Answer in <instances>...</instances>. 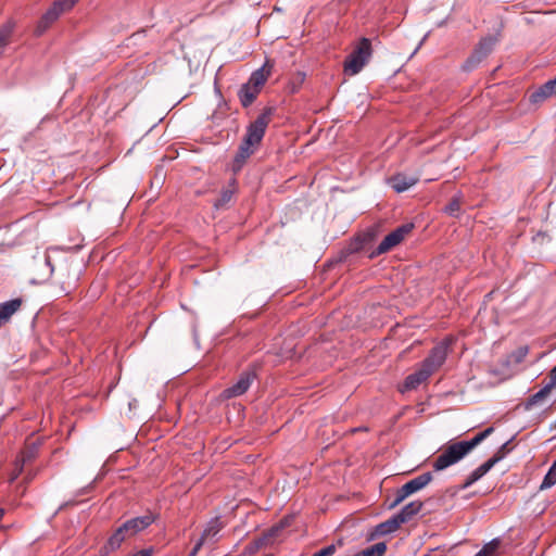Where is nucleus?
I'll return each instance as SVG.
<instances>
[{"label":"nucleus","mask_w":556,"mask_h":556,"mask_svg":"<svg viewBox=\"0 0 556 556\" xmlns=\"http://www.w3.org/2000/svg\"><path fill=\"white\" fill-rule=\"evenodd\" d=\"M45 264L47 267L46 276L55 275L56 280L61 285L62 292L67 295L76 287L77 274H70V263L63 256L62 251L58 248H49L38 265Z\"/></svg>","instance_id":"obj_1"},{"label":"nucleus","mask_w":556,"mask_h":556,"mask_svg":"<svg viewBox=\"0 0 556 556\" xmlns=\"http://www.w3.org/2000/svg\"><path fill=\"white\" fill-rule=\"evenodd\" d=\"M494 431L493 427H489L485 430L479 432L469 441H458L448 444L441 454L434 459L432 467L435 471H441L447 467L458 463L464 458L471 450L480 444L485 438H488Z\"/></svg>","instance_id":"obj_2"},{"label":"nucleus","mask_w":556,"mask_h":556,"mask_svg":"<svg viewBox=\"0 0 556 556\" xmlns=\"http://www.w3.org/2000/svg\"><path fill=\"white\" fill-rule=\"evenodd\" d=\"M372 53L371 42L368 38H362L355 49L346 56L343 65L344 73L349 76L358 74L368 63Z\"/></svg>","instance_id":"obj_3"},{"label":"nucleus","mask_w":556,"mask_h":556,"mask_svg":"<svg viewBox=\"0 0 556 556\" xmlns=\"http://www.w3.org/2000/svg\"><path fill=\"white\" fill-rule=\"evenodd\" d=\"M274 111L275 110L271 106L265 108L262 111V113L256 117V119L248 126L247 134L243 139L257 147L261 143L265 135L266 128L271 121Z\"/></svg>","instance_id":"obj_4"},{"label":"nucleus","mask_w":556,"mask_h":556,"mask_svg":"<svg viewBox=\"0 0 556 556\" xmlns=\"http://www.w3.org/2000/svg\"><path fill=\"white\" fill-rule=\"evenodd\" d=\"M76 2L77 0H55L38 22L36 34L38 36L43 34L61 14L70 11Z\"/></svg>","instance_id":"obj_5"},{"label":"nucleus","mask_w":556,"mask_h":556,"mask_svg":"<svg viewBox=\"0 0 556 556\" xmlns=\"http://www.w3.org/2000/svg\"><path fill=\"white\" fill-rule=\"evenodd\" d=\"M413 224H404L387 235L377 249L369 255L370 258L384 254L399 245L405 237L413 230Z\"/></svg>","instance_id":"obj_6"},{"label":"nucleus","mask_w":556,"mask_h":556,"mask_svg":"<svg viewBox=\"0 0 556 556\" xmlns=\"http://www.w3.org/2000/svg\"><path fill=\"white\" fill-rule=\"evenodd\" d=\"M496 41V38L493 36L482 38L466 60L464 68L470 71L480 64L493 51Z\"/></svg>","instance_id":"obj_7"},{"label":"nucleus","mask_w":556,"mask_h":556,"mask_svg":"<svg viewBox=\"0 0 556 556\" xmlns=\"http://www.w3.org/2000/svg\"><path fill=\"white\" fill-rule=\"evenodd\" d=\"M256 378V374L254 369H247L240 374L238 380L232 386L228 387L223 391V396L225 399H232L244 394L252 382Z\"/></svg>","instance_id":"obj_8"},{"label":"nucleus","mask_w":556,"mask_h":556,"mask_svg":"<svg viewBox=\"0 0 556 556\" xmlns=\"http://www.w3.org/2000/svg\"><path fill=\"white\" fill-rule=\"evenodd\" d=\"M447 350L448 345L445 342L435 345L429 356L422 362L421 366L432 375L444 364L447 357Z\"/></svg>","instance_id":"obj_9"},{"label":"nucleus","mask_w":556,"mask_h":556,"mask_svg":"<svg viewBox=\"0 0 556 556\" xmlns=\"http://www.w3.org/2000/svg\"><path fill=\"white\" fill-rule=\"evenodd\" d=\"M255 144L244 139L242 140L232 161V170L235 174L242 169L247 160L255 152Z\"/></svg>","instance_id":"obj_10"},{"label":"nucleus","mask_w":556,"mask_h":556,"mask_svg":"<svg viewBox=\"0 0 556 556\" xmlns=\"http://www.w3.org/2000/svg\"><path fill=\"white\" fill-rule=\"evenodd\" d=\"M418 177L396 174L388 179L390 187L397 193L404 192L417 184Z\"/></svg>","instance_id":"obj_11"},{"label":"nucleus","mask_w":556,"mask_h":556,"mask_svg":"<svg viewBox=\"0 0 556 556\" xmlns=\"http://www.w3.org/2000/svg\"><path fill=\"white\" fill-rule=\"evenodd\" d=\"M22 303L23 301L20 298L0 303V327L8 323L12 315L21 308Z\"/></svg>","instance_id":"obj_12"},{"label":"nucleus","mask_w":556,"mask_h":556,"mask_svg":"<svg viewBox=\"0 0 556 556\" xmlns=\"http://www.w3.org/2000/svg\"><path fill=\"white\" fill-rule=\"evenodd\" d=\"M261 90L249 83L243 84L239 91L238 97L243 108L250 106L257 98Z\"/></svg>","instance_id":"obj_13"},{"label":"nucleus","mask_w":556,"mask_h":556,"mask_svg":"<svg viewBox=\"0 0 556 556\" xmlns=\"http://www.w3.org/2000/svg\"><path fill=\"white\" fill-rule=\"evenodd\" d=\"M401 526H402V523L399 520V518L396 517V515H393L388 520H386L375 527V531L370 535V539H372L375 535L381 536V535H387V534L393 533L397 529H400Z\"/></svg>","instance_id":"obj_14"},{"label":"nucleus","mask_w":556,"mask_h":556,"mask_svg":"<svg viewBox=\"0 0 556 556\" xmlns=\"http://www.w3.org/2000/svg\"><path fill=\"white\" fill-rule=\"evenodd\" d=\"M154 521V516L152 514H147L143 516L131 518L127 521V526L130 529V532H132L134 536L138 534L139 532L147 529L149 526H151Z\"/></svg>","instance_id":"obj_15"},{"label":"nucleus","mask_w":556,"mask_h":556,"mask_svg":"<svg viewBox=\"0 0 556 556\" xmlns=\"http://www.w3.org/2000/svg\"><path fill=\"white\" fill-rule=\"evenodd\" d=\"M270 70L271 66L268 65V62H266L261 68H257L251 74L248 83L262 90L263 86L265 85L270 75Z\"/></svg>","instance_id":"obj_16"},{"label":"nucleus","mask_w":556,"mask_h":556,"mask_svg":"<svg viewBox=\"0 0 556 556\" xmlns=\"http://www.w3.org/2000/svg\"><path fill=\"white\" fill-rule=\"evenodd\" d=\"M430 376L431 374L429 370L421 366L419 370L406 377L404 381V389L414 390L418 388L422 382H425Z\"/></svg>","instance_id":"obj_17"},{"label":"nucleus","mask_w":556,"mask_h":556,"mask_svg":"<svg viewBox=\"0 0 556 556\" xmlns=\"http://www.w3.org/2000/svg\"><path fill=\"white\" fill-rule=\"evenodd\" d=\"M237 189H238V182H237V179L233 177L229 180L227 187H225L222 192H220V197L216 200V202L214 203V206L216 208H220V207H224L225 205H227L230 200L232 199L233 194L237 192Z\"/></svg>","instance_id":"obj_18"},{"label":"nucleus","mask_w":556,"mask_h":556,"mask_svg":"<svg viewBox=\"0 0 556 556\" xmlns=\"http://www.w3.org/2000/svg\"><path fill=\"white\" fill-rule=\"evenodd\" d=\"M424 504L420 501H413L406 504L396 515L401 523H405L409 521L414 516H416L422 508Z\"/></svg>","instance_id":"obj_19"},{"label":"nucleus","mask_w":556,"mask_h":556,"mask_svg":"<svg viewBox=\"0 0 556 556\" xmlns=\"http://www.w3.org/2000/svg\"><path fill=\"white\" fill-rule=\"evenodd\" d=\"M556 94V77L548 80L531 94L532 102H541L548 97Z\"/></svg>","instance_id":"obj_20"},{"label":"nucleus","mask_w":556,"mask_h":556,"mask_svg":"<svg viewBox=\"0 0 556 556\" xmlns=\"http://www.w3.org/2000/svg\"><path fill=\"white\" fill-rule=\"evenodd\" d=\"M554 388L555 387L549 381L540 391L528 397V400L525 403V408L529 410L533 406L541 404L544 400H546V397L551 394Z\"/></svg>","instance_id":"obj_21"},{"label":"nucleus","mask_w":556,"mask_h":556,"mask_svg":"<svg viewBox=\"0 0 556 556\" xmlns=\"http://www.w3.org/2000/svg\"><path fill=\"white\" fill-rule=\"evenodd\" d=\"M432 478L433 477L431 472H425L406 482L405 486L412 494H414L428 485L432 481Z\"/></svg>","instance_id":"obj_22"},{"label":"nucleus","mask_w":556,"mask_h":556,"mask_svg":"<svg viewBox=\"0 0 556 556\" xmlns=\"http://www.w3.org/2000/svg\"><path fill=\"white\" fill-rule=\"evenodd\" d=\"M223 528L224 523L220 521L219 517L211 519L207 522L205 529L203 530L200 540H203V542L205 543L207 540L214 539Z\"/></svg>","instance_id":"obj_23"},{"label":"nucleus","mask_w":556,"mask_h":556,"mask_svg":"<svg viewBox=\"0 0 556 556\" xmlns=\"http://www.w3.org/2000/svg\"><path fill=\"white\" fill-rule=\"evenodd\" d=\"M124 541V536L117 530H115L100 549L101 554L104 556L109 555L110 553L119 548Z\"/></svg>","instance_id":"obj_24"},{"label":"nucleus","mask_w":556,"mask_h":556,"mask_svg":"<svg viewBox=\"0 0 556 556\" xmlns=\"http://www.w3.org/2000/svg\"><path fill=\"white\" fill-rule=\"evenodd\" d=\"M14 27H15V23L12 20H9L7 23H4L1 26V28H0V53L10 43Z\"/></svg>","instance_id":"obj_25"},{"label":"nucleus","mask_w":556,"mask_h":556,"mask_svg":"<svg viewBox=\"0 0 556 556\" xmlns=\"http://www.w3.org/2000/svg\"><path fill=\"white\" fill-rule=\"evenodd\" d=\"M38 450L36 445L27 446L24 448L17 456L16 460L20 462L22 465H27L31 462H34L37 457Z\"/></svg>","instance_id":"obj_26"},{"label":"nucleus","mask_w":556,"mask_h":556,"mask_svg":"<svg viewBox=\"0 0 556 556\" xmlns=\"http://www.w3.org/2000/svg\"><path fill=\"white\" fill-rule=\"evenodd\" d=\"M387 552V544L384 542L376 543L363 551L361 554L363 556H383Z\"/></svg>","instance_id":"obj_27"},{"label":"nucleus","mask_w":556,"mask_h":556,"mask_svg":"<svg viewBox=\"0 0 556 556\" xmlns=\"http://www.w3.org/2000/svg\"><path fill=\"white\" fill-rule=\"evenodd\" d=\"M500 546H501V540L493 539L492 541H490L489 543L483 545V547L480 549V552L485 556H496Z\"/></svg>","instance_id":"obj_28"},{"label":"nucleus","mask_w":556,"mask_h":556,"mask_svg":"<svg viewBox=\"0 0 556 556\" xmlns=\"http://www.w3.org/2000/svg\"><path fill=\"white\" fill-rule=\"evenodd\" d=\"M555 484H556V469L554 468V466H551V468L548 469L547 473L545 475V477L540 485V489L546 490V489L552 488Z\"/></svg>","instance_id":"obj_29"},{"label":"nucleus","mask_w":556,"mask_h":556,"mask_svg":"<svg viewBox=\"0 0 556 556\" xmlns=\"http://www.w3.org/2000/svg\"><path fill=\"white\" fill-rule=\"evenodd\" d=\"M409 495H412V493L407 490V488L404 485H402L397 491H396V494H395V498L393 500V502L389 505V508L390 509H393L395 508L396 506H399L405 498H407Z\"/></svg>","instance_id":"obj_30"},{"label":"nucleus","mask_w":556,"mask_h":556,"mask_svg":"<svg viewBox=\"0 0 556 556\" xmlns=\"http://www.w3.org/2000/svg\"><path fill=\"white\" fill-rule=\"evenodd\" d=\"M500 462V457H491L485 463L480 465L477 469L478 472H480V476L483 477L485 473H488L494 465H496Z\"/></svg>","instance_id":"obj_31"},{"label":"nucleus","mask_w":556,"mask_h":556,"mask_svg":"<svg viewBox=\"0 0 556 556\" xmlns=\"http://www.w3.org/2000/svg\"><path fill=\"white\" fill-rule=\"evenodd\" d=\"M482 477L480 476V472L477 471V469H475L466 479V481L463 483V485L460 486L462 490H465V489H468L471 484H473L475 482H477L479 479H481Z\"/></svg>","instance_id":"obj_32"},{"label":"nucleus","mask_w":556,"mask_h":556,"mask_svg":"<svg viewBox=\"0 0 556 556\" xmlns=\"http://www.w3.org/2000/svg\"><path fill=\"white\" fill-rule=\"evenodd\" d=\"M511 451L510 441L505 442L492 457H500V462Z\"/></svg>","instance_id":"obj_33"},{"label":"nucleus","mask_w":556,"mask_h":556,"mask_svg":"<svg viewBox=\"0 0 556 556\" xmlns=\"http://www.w3.org/2000/svg\"><path fill=\"white\" fill-rule=\"evenodd\" d=\"M23 470H24V465H22L20 462H17L15 459L14 469L10 475L9 482L10 483L14 482L18 478V476L23 472Z\"/></svg>","instance_id":"obj_34"},{"label":"nucleus","mask_w":556,"mask_h":556,"mask_svg":"<svg viewBox=\"0 0 556 556\" xmlns=\"http://www.w3.org/2000/svg\"><path fill=\"white\" fill-rule=\"evenodd\" d=\"M460 210V203L457 199H453L446 206L445 212L450 215H454Z\"/></svg>","instance_id":"obj_35"},{"label":"nucleus","mask_w":556,"mask_h":556,"mask_svg":"<svg viewBox=\"0 0 556 556\" xmlns=\"http://www.w3.org/2000/svg\"><path fill=\"white\" fill-rule=\"evenodd\" d=\"M337 551V547L334 544H330L320 551L316 552L313 556H332Z\"/></svg>","instance_id":"obj_36"},{"label":"nucleus","mask_w":556,"mask_h":556,"mask_svg":"<svg viewBox=\"0 0 556 556\" xmlns=\"http://www.w3.org/2000/svg\"><path fill=\"white\" fill-rule=\"evenodd\" d=\"M116 530L124 536L125 541L134 536L132 532H130V529L126 522L119 526Z\"/></svg>","instance_id":"obj_37"},{"label":"nucleus","mask_w":556,"mask_h":556,"mask_svg":"<svg viewBox=\"0 0 556 556\" xmlns=\"http://www.w3.org/2000/svg\"><path fill=\"white\" fill-rule=\"evenodd\" d=\"M204 542L203 540H200L195 543V545L193 546L192 551L190 552V554L188 556H195L199 551L201 549V547L203 546Z\"/></svg>","instance_id":"obj_38"},{"label":"nucleus","mask_w":556,"mask_h":556,"mask_svg":"<svg viewBox=\"0 0 556 556\" xmlns=\"http://www.w3.org/2000/svg\"><path fill=\"white\" fill-rule=\"evenodd\" d=\"M549 381L556 388V366L551 371Z\"/></svg>","instance_id":"obj_39"},{"label":"nucleus","mask_w":556,"mask_h":556,"mask_svg":"<svg viewBox=\"0 0 556 556\" xmlns=\"http://www.w3.org/2000/svg\"><path fill=\"white\" fill-rule=\"evenodd\" d=\"M36 476V472L28 471L24 478L25 483H29Z\"/></svg>","instance_id":"obj_40"},{"label":"nucleus","mask_w":556,"mask_h":556,"mask_svg":"<svg viewBox=\"0 0 556 556\" xmlns=\"http://www.w3.org/2000/svg\"><path fill=\"white\" fill-rule=\"evenodd\" d=\"M152 551L151 549H141L138 553H136L134 556H151Z\"/></svg>","instance_id":"obj_41"},{"label":"nucleus","mask_w":556,"mask_h":556,"mask_svg":"<svg viewBox=\"0 0 556 556\" xmlns=\"http://www.w3.org/2000/svg\"><path fill=\"white\" fill-rule=\"evenodd\" d=\"M358 249H359V243L357 242L355 248H351V251L354 252V251H357Z\"/></svg>","instance_id":"obj_42"},{"label":"nucleus","mask_w":556,"mask_h":556,"mask_svg":"<svg viewBox=\"0 0 556 556\" xmlns=\"http://www.w3.org/2000/svg\"><path fill=\"white\" fill-rule=\"evenodd\" d=\"M475 556H485L480 551Z\"/></svg>","instance_id":"obj_43"},{"label":"nucleus","mask_w":556,"mask_h":556,"mask_svg":"<svg viewBox=\"0 0 556 556\" xmlns=\"http://www.w3.org/2000/svg\"><path fill=\"white\" fill-rule=\"evenodd\" d=\"M552 466H554V468L556 469V459L554 460V463L552 464Z\"/></svg>","instance_id":"obj_44"},{"label":"nucleus","mask_w":556,"mask_h":556,"mask_svg":"<svg viewBox=\"0 0 556 556\" xmlns=\"http://www.w3.org/2000/svg\"><path fill=\"white\" fill-rule=\"evenodd\" d=\"M354 556H363L361 552L356 553Z\"/></svg>","instance_id":"obj_45"}]
</instances>
